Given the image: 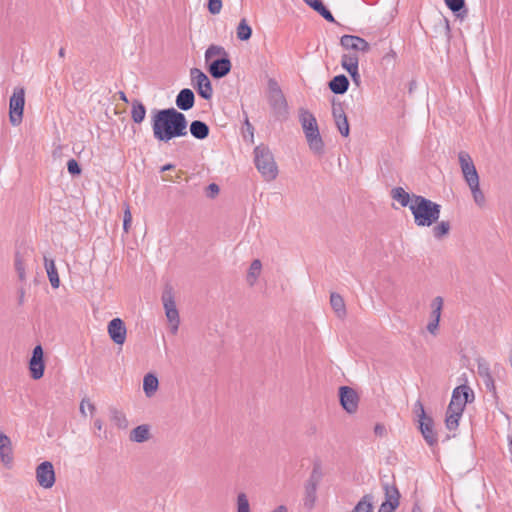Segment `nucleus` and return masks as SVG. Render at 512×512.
Masks as SVG:
<instances>
[{
	"label": "nucleus",
	"instance_id": "nucleus-1",
	"mask_svg": "<svg viewBox=\"0 0 512 512\" xmlns=\"http://www.w3.org/2000/svg\"><path fill=\"white\" fill-rule=\"evenodd\" d=\"M153 136L159 142L168 143L188 134L186 116L175 108L154 109L151 116Z\"/></svg>",
	"mask_w": 512,
	"mask_h": 512
},
{
	"label": "nucleus",
	"instance_id": "nucleus-49",
	"mask_svg": "<svg viewBox=\"0 0 512 512\" xmlns=\"http://www.w3.org/2000/svg\"><path fill=\"white\" fill-rule=\"evenodd\" d=\"M67 170L72 177L80 176L82 173L80 164L73 158L67 162Z\"/></svg>",
	"mask_w": 512,
	"mask_h": 512
},
{
	"label": "nucleus",
	"instance_id": "nucleus-24",
	"mask_svg": "<svg viewBox=\"0 0 512 512\" xmlns=\"http://www.w3.org/2000/svg\"><path fill=\"white\" fill-rule=\"evenodd\" d=\"M130 440L136 443H143L150 438L148 425H139L130 432Z\"/></svg>",
	"mask_w": 512,
	"mask_h": 512
},
{
	"label": "nucleus",
	"instance_id": "nucleus-57",
	"mask_svg": "<svg viewBox=\"0 0 512 512\" xmlns=\"http://www.w3.org/2000/svg\"><path fill=\"white\" fill-rule=\"evenodd\" d=\"M349 75L352 78V81L357 85L360 86L361 83V76L359 74V71H352V73H349Z\"/></svg>",
	"mask_w": 512,
	"mask_h": 512
},
{
	"label": "nucleus",
	"instance_id": "nucleus-58",
	"mask_svg": "<svg viewBox=\"0 0 512 512\" xmlns=\"http://www.w3.org/2000/svg\"><path fill=\"white\" fill-rule=\"evenodd\" d=\"M386 429L381 424H376L374 427V432L376 435L382 436L385 433Z\"/></svg>",
	"mask_w": 512,
	"mask_h": 512
},
{
	"label": "nucleus",
	"instance_id": "nucleus-5",
	"mask_svg": "<svg viewBox=\"0 0 512 512\" xmlns=\"http://www.w3.org/2000/svg\"><path fill=\"white\" fill-rule=\"evenodd\" d=\"M269 105L276 120L283 121L288 117V104L283 92L274 80L269 82Z\"/></svg>",
	"mask_w": 512,
	"mask_h": 512
},
{
	"label": "nucleus",
	"instance_id": "nucleus-48",
	"mask_svg": "<svg viewBox=\"0 0 512 512\" xmlns=\"http://www.w3.org/2000/svg\"><path fill=\"white\" fill-rule=\"evenodd\" d=\"M483 381V384L485 385V388L488 392L491 393L494 400L498 399L497 392H496V386L494 379L492 377V374L486 377L481 378Z\"/></svg>",
	"mask_w": 512,
	"mask_h": 512
},
{
	"label": "nucleus",
	"instance_id": "nucleus-51",
	"mask_svg": "<svg viewBox=\"0 0 512 512\" xmlns=\"http://www.w3.org/2000/svg\"><path fill=\"white\" fill-rule=\"evenodd\" d=\"M207 8L211 14H219L222 9V0H208Z\"/></svg>",
	"mask_w": 512,
	"mask_h": 512
},
{
	"label": "nucleus",
	"instance_id": "nucleus-17",
	"mask_svg": "<svg viewBox=\"0 0 512 512\" xmlns=\"http://www.w3.org/2000/svg\"><path fill=\"white\" fill-rule=\"evenodd\" d=\"M382 488L384 491L385 499L382 503L393 505L394 507L399 506L400 504V492L394 483L390 484L388 482L382 483Z\"/></svg>",
	"mask_w": 512,
	"mask_h": 512
},
{
	"label": "nucleus",
	"instance_id": "nucleus-23",
	"mask_svg": "<svg viewBox=\"0 0 512 512\" xmlns=\"http://www.w3.org/2000/svg\"><path fill=\"white\" fill-rule=\"evenodd\" d=\"M44 265H45V269H46L51 286L53 288H58L60 286V279H59V275H58L54 260L44 257Z\"/></svg>",
	"mask_w": 512,
	"mask_h": 512
},
{
	"label": "nucleus",
	"instance_id": "nucleus-26",
	"mask_svg": "<svg viewBox=\"0 0 512 512\" xmlns=\"http://www.w3.org/2000/svg\"><path fill=\"white\" fill-rule=\"evenodd\" d=\"M462 388H465V385H460V386L456 387L453 390L451 401H450V403H449V405L447 407V411L448 412H455V415L457 413L458 414H463L465 406H466V401L457 402L458 390L462 389Z\"/></svg>",
	"mask_w": 512,
	"mask_h": 512
},
{
	"label": "nucleus",
	"instance_id": "nucleus-41",
	"mask_svg": "<svg viewBox=\"0 0 512 512\" xmlns=\"http://www.w3.org/2000/svg\"><path fill=\"white\" fill-rule=\"evenodd\" d=\"M166 317L168 321L171 323L172 327V333L175 334L178 331L180 319H179V313L177 308H170L165 311Z\"/></svg>",
	"mask_w": 512,
	"mask_h": 512
},
{
	"label": "nucleus",
	"instance_id": "nucleus-8",
	"mask_svg": "<svg viewBox=\"0 0 512 512\" xmlns=\"http://www.w3.org/2000/svg\"><path fill=\"white\" fill-rule=\"evenodd\" d=\"M339 402L348 414H354L358 410L359 395L349 386H341L338 391Z\"/></svg>",
	"mask_w": 512,
	"mask_h": 512
},
{
	"label": "nucleus",
	"instance_id": "nucleus-32",
	"mask_svg": "<svg viewBox=\"0 0 512 512\" xmlns=\"http://www.w3.org/2000/svg\"><path fill=\"white\" fill-rule=\"evenodd\" d=\"M317 488H318L317 485H313V484H309V483L305 484V496H304L303 501H304V506L309 510H311L315 505V502L317 499Z\"/></svg>",
	"mask_w": 512,
	"mask_h": 512
},
{
	"label": "nucleus",
	"instance_id": "nucleus-22",
	"mask_svg": "<svg viewBox=\"0 0 512 512\" xmlns=\"http://www.w3.org/2000/svg\"><path fill=\"white\" fill-rule=\"evenodd\" d=\"M444 3L456 18L464 20L468 16L465 0H444Z\"/></svg>",
	"mask_w": 512,
	"mask_h": 512
},
{
	"label": "nucleus",
	"instance_id": "nucleus-27",
	"mask_svg": "<svg viewBox=\"0 0 512 512\" xmlns=\"http://www.w3.org/2000/svg\"><path fill=\"white\" fill-rule=\"evenodd\" d=\"M146 116V107L140 100H133L131 107V118L136 124L144 121Z\"/></svg>",
	"mask_w": 512,
	"mask_h": 512
},
{
	"label": "nucleus",
	"instance_id": "nucleus-40",
	"mask_svg": "<svg viewBox=\"0 0 512 512\" xmlns=\"http://www.w3.org/2000/svg\"><path fill=\"white\" fill-rule=\"evenodd\" d=\"M467 185L469 186V188L471 190L473 199L476 202V204H478L479 206L483 205L485 202V197H484L483 192L480 189L479 180L474 181V183H469Z\"/></svg>",
	"mask_w": 512,
	"mask_h": 512
},
{
	"label": "nucleus",
	"instance_id": "nucleus-42",
	"mask_svg": "<svg viewBox=\"0 0 512 512\" xmlns=\"http://www.w3.org/2000/svg\"><path fill=\"white\" fill-rule=\"evenodd\" d=\"M14 266H15V270L18 274L19 280L24 281L26 279L25 264H24L23 256L21 255V253L19 251H16V253H15Z\"/></svg>",
	"mask_w": 512,
	"mask_h": 512
},
{
	"label": "nucleus",
	"instance_id": "nucleus-21",
	"mask_svg": "<svg viewBox=\"0 0 512 512\" xmlns=\"http://www.w3.org/2000/svg\"><path fill=\"white\" fill-rule=\"evenodd\" d=\"M189 131L195 139L204 140L209 136L210 128L205 122L194 120L189 125Z\"/></svg>",
	"mask_w": 512,
	"mask_h": 512
},
{
	"label": "nucleus",
	"instance_id": "nucleus-4",
	"mask_svg": "<svg viewBox=\"0 0 512 512\" xmlns=\"http://www.w3.org/2000/svg\"><path fill=\"white\" fill-rule=\"evenodd\" d=\"M254 162L256 168L266 180H274L277 177L278 168L268 147L261 145L254 149Z\"/></svg>",
	"mask_w": 512,
	"mask_h": 512
},
{
	"label": "nucleus",
	"instance_id": "nucleus-31",
	"mask_svg": "<svg viewBox=\"0 0 512 512\" xmlns=\"http://www.w3.org/2000/svg\"><path fill=\"white\" fill-rule=\"evenodd\" d=\"M374 496L372 494H365L355 505L351 512H373Z\"/></svg>",
	"mask_w": 512,
	"mask_h": 512
},
{
	"label": "nucleus",
	"instance_id": "nucleus-2",
	"mask_svg": "<svg viewBox=\"0 0 512 512\" xmlns=\"http://www.w3.org/2000/svg\"><path fill=\"white\" fill-rule=\"evenodd\" d=\"M409 209L418 227H430L437 223L441 212V206L438 203L416 194H412Z\"/></svg>",
	"mask_w": 512,
	"mask_h": 512
},
{
	"label": "nucleus",
	"instance_id": "nucleus-63",
	"mask_svg": "<svg viewBox=\"0 0 512 512\" xmlns=\"http://www.w3.org/2000/svg\"><path fill=\"white\" fill-rule=\"evenodd\" d=\"M24 295H25L24 290H23V289H21V290L19 291V298H18V303H19V305H22V304H23V302H24Z\"/></svg>",
	"mask_w": 512,
	"mask_h": 512
},
{
	"label": "nucleus",
	"instance_id": "nucleus-34",
	"mask_svg": "<svg viewBox=\"0 0 512 512\" xmlns=\"http://www.w3.org/2000/svg\"><path fill=\"white\" fill-rule=\"evenodd\" d=\"M110 415L111 421L114 422L119 429H126L128 427V420L122 411L112 407L110 408Z\"/></svg>",
	"mask_w": 512,
	"mask_h": 512
},
{
	"label": "nucleus",
	"instance_id": "nucleus-47",
	"mask_svg": "<svg viewBox=\"0 0 512 512\" xmlns=\"http://www.w3.org/2000/svg\"><path fill=\"white\" fill-rule=\"evenodd\" d=\"M334 121H335V124L337 126L339 133L343 137H347L350 133V127H349L347 116L342 117L340 119H335Z\"/></svg>",
	"mask_w": 512,
	"mask_h": 512
},
{
	"label": "nucleus",
	"instance_id": "nucleus-62",
	"mask_svg": "<svg viewBox=\"0 0 512 512\" xmlns=\"http://www.w3.org/2000/svg\"><path fill=\"white\" fill-rule=\"evenodd\" d=\"M443 21H444V23H445L446 35H447V37L449 38V37H450V31H451V30H450V24H449V21H448L446 18H444V20H443Z\"/></svg>",
	"mask_w": 512,
	"mask_h": 512
},
{
	"label": "nucleus",
	"instance_id": "nucleus-36",
	"mask_svg": "<svg viewBox=\"0 0 512 512\" xmlns=\"http://www.w3.org/2000/svg\"><path fill=\"white\" fill-rule=\"evenodd\" d=\"M450 229H451V226L448 221H441V222L437 221V224L432 229L433 236L436 239L440 240L449 234Z\"/></svg>",
	"mask_w": 512,
	"mask_h": 512
},
{
	"label": "nucleus",
	"instance_id": "nucleus-39",
	"mask_svg": "<svg viewBox=\"0 0 512 512\" xmlns=\"http://www.w3.org/2000/svg\"><path fill=\"white\" fill-rule=\"evenodd\" d=\"M228 54L227 51L224 49V47L219 45H210L207 50L205 51V61L206 63L212 61V58L215 56L222 57L224 55Z\"/></svg>",
	"mask_w": 512,
	"mask_h": 512
},
{
	"label": "nucleus",
	"instance_id": "nucleus-61",
	"mask_svg": "<svg viewBox=\"0 0 512 512\" xmlns=\"http://www.w3.org/2000/svg\"><path fill=\"white\" fill-rule=\"evenodd\" d=\"M124 220H130L132 221V215H131V212H130V207L129 205H126V209L124 211Z\"/></svg>",
	"mask_w": 512,
	"mask_h": 512
},
{
	"label": "nucleus",
	"instance_id": "nucleus-19",
	"mask_svg": "<svg viewBox=\"0 0 512 512\" xmlns=\"http://www.w3.org/2000/svg\"><path fill=\"white\" fill-rule=\"evenodd\" d=\"M329 89L334 94H344L349 88V80L344 74L333 77L328 83Z\"/></svg>",
	"mask_w": 512,
	"mask_h": 512
},
{
	"label": "nucleus",
	"instance_id": "nucleus-14",
	"mask_svg": "<svg viewBox=\"0 0 512 512\" xmlns=\"http://www.w3.org/2000/svg\"><path fill=\"white\" fill-rule=\"evenodd\" d=\"M340 45L346 50L350 49L363 53L370 51V44L365 39L355 35H343L340 39Z\"/></svg>",
	"mask_w": 512,
	"mask_h": 512
},
{
	"label": "nucleus",
	"instance_id": "nucleus-44",
	"mask_svg": "<svg viewBox=\"0 0 512 512\" xmlns=\"http://www.w3.org/2000/svg\"><path fill=\"white\" fill-rule=\"evenodd\" d=\"M162 302L165 308V311L170 308H176L173 290L171 287H166L162 294Z\"/></svg>",
	"mask_w": 512,
	"mask_h": 512
},
{
	"label": "nucleus",
	"instance_id": "nucleus-33",
	"mask_svg": "<svg viewBox=\"0 0 512 512\" xmlns=\"http://www.w3.org/2000/svg\"><path fill=\"white\" fill-rule=\"evenodd\" d=\"M262 269V263L259 259H255L250 264L248 274H247V282L250 286H253L260 275Z\"/></svg>",
	"mask_w": 512,
	"mask_h": 512
},
{
	"label": "nucleus",
	"instance_id": "nucleus-43",
	"mask_svg": "<svg viewBox=\"0 0 512 512\" xmlns=\"http://www.w3.org/2000/svg\"><path fill=\"white\" fill-rule=\"evenodd\" d=\"M462 417V414H456L455 412L446 411L445 425L446 428L450 431L457 429L459 426V420Z\"/></svg>",
	"mask_w": 512,
	"mask_h": 512
},
{
	"label": "nucleus",
	"instance_id": "nucleus-46",
	"mask_svg": "<svg viewBox=\"0 0 512 512\" xmlns=\"http://www.w3.org/2000/svg\"><path fill=\"white\" fill-rule=\"evenodd\" d=\"M237 512H251L248 498L243 492L237 496Z\"/></svg>",
	"mask_w": 512,
	"mask_h": 512
},
{
	"label": "nucleus",
	"instance_id": "nucleus-59",
	"mask_svg": "<svg viewBox=\"0 0 512 512\" xmlns=\"http://www.w3.org/2000/svg\"><path fill=\"white\" fill-rule=\"evenodd\" d=\"M85 404L88 405V399H86V398L82 399V401L80 403V407H79L80 413L83 416H86V413H85L86 406H85Z\"/></svg>",
	"mask_w": 512,
	"mask_h": 512
},
{
	"label": "nucleus",
	"instance_id": "nucleus-55",
	"mask_svg": "<svg viewBox=\"0 0 512 512\" xmlns=\"http://www.w3.org/2000/svg\"><path fill=\"white\" fill-rule=\"evenodd\" d=\"M396 509L397 507H394L393 505L382 503L379 507L378 512H395Z\"/></svg>",
	"mask_w": 512,
	"mask_h": 512
},
{
	"label": "nucleus",
	"instance_id": "nucleus-30",
	"mask_svg": "<svg viewBox=\"0 0 512 512\" xmlns=\"http://www.w3.org/2000/svg\"><path fill=\"white\" fill-rule=\"evenodd\" d=\"M359 58L356 53L343 54L341 57V66L348 72L358 70Z\"/></svg>",
	"mask_w": 512,
	"mask_h": 512
},
{
	"label": "nucleus",
	"instance_id": "nucleus-13",
	"mask_svg": "<svg viewBox=\"0 0 512 512\" xmlns=\"http://www.w3.org/2000/svg\"><path fill=\"white\" fill-rule=\"evenodd\" d=\"M107 332L111 340L117 344L122 345L126 340L127 329L124 321L121 318H114L109 321Z\"/></svg>",
	"mask_w": 512,
	"mask_h": 512
},
{
	"label": "nucleus",
	"instance_id": "nucleus-54",
	"mask_svg": "<svg viewBox=\"0 0 512 512\" xmlns=\"http://www.w3.org/2000/svg\"><path fill=\"white\" fill-rule=\"evenodd\" d=\"M438 327H439V322H437L436 320H431L429 321L428 325H427V330L432 334V335H436L437 333V330H438Z\"/></svg>",
	"mask_w": 512,
	"mask_h": 512
},
{
	"label": "nucleus",
	"instance_id": "nucleus-50",
	"mask_svg": "<svg viewBox=\"0 0 512 512\" xmlns=\"http://www.w3.org/2000/svg\"><path fill=\"white\" fill-rule=\"evenodd\" d=\"M477 372L481 378L491 375L489 363L485 359H478Z\"/></svg>",
	"mask_w": 512,
	"mask_h": 512
},
{
	"label": "nucleus",
	"instance_id": "nucleus-60",
	"mask_svg": "<svg viewBox=\"0 0 512 512\" xmlns=\"http://www.w3.org/2000/svg\"><path fill=\"white\" fill-rule=\"evenodd\" d=\"M174 168H175V165H174V164L168 163V164L163 165V166L160 168V172L170 171V170H173Z\"/></svg>",
	"mask_w": 512,
	"mask_h": 512
},
{
	"label": "nucleus",
	"instance_id": "nucleus-10",
	"mask_svg": "<svg viewBox=\"0 0 512 512\" xmlns=\"http://www.w3.org/2000/svg\"><path fill=\"white\" fill-rule=\"evenodd\" d=\"M29 371L31 378L34 380H39L44 375V351L41 345H36L32 351V356L29 360Z\"/></svg>",
	"mask_w": 512,
	"mask_h": 512
},
{
	"label": "nucleus",
	"instance_id": "nucleus-12",
	"mask_svg": "<svg viewBox=\"0 0 512 512\" xmlns=\"http://www.w3.org/2000/svg\"><path fill=\"white\" fill-rule=\"evenodd\" d=\"M208 64V72L215 79H221L228 75L231 71V60L229 54H226L220 58L214 59Z\"/></svg>",
	"mask_w": 512,
	"mask_h": 512
},
{
	"label": "nucleus",
	"instance_id": "nucleus-64",
	"mask_svg": "<svg viewBox=\"0 0 512 512\" xmlns=\"http://www.w3.org/2000/svg\"><path fill=\"white\" fill-rule=\"evenodd\" d=\"M272 512H288L287 507L284 505H279L275 510Z\"/></svg>",
	"mask_w": 512,
	"mask_h": 512
},
{
	"label": "nucleus",
	"instance_id": "nucleus-29",
	"mask_svg": "<svg viewBox=\"0 0 512 512\" xmlns=\"http://www.w3.org/2000/svg\"><path fill=\"white\" fill-rule=\"evenodd\" d=\"M330 304L334 312L339 318H343L346 315V307L343 297L338 293H331Z\"/></svg>",
	"mask_w": 512,
	"mask_h": 512
},
{
	"label": "nucleus",
	"instance_id": "nucleus-38",
	"mask_svg": "<svg viewBox=\"0 0 512 512\" xmlns=\"http://www.w3.org/2000/svg\"><path fill=\"white\" fill-rule=\"evenodd\" d=\"M431 314L430 319L440 322L441 312L443 308V298L440 296L435 297L431 302Z\"/></svg>",
	"mask_w": 512,
	"mask_h": 512
},
{
	"label": "nucleus",
	"instance_id": "nucleus-16",
	"mask_svg": "<svg viewBox=\"0 0 512 512\" xmlns=\"http://www.w3.org/2000/svg\"><path fill=\"white\" fill-rule=\"evenodd\" d=\"M175 103L176 106L182 111L190 110L195 104L194 92L189 88L180 90L176 96Z\"/></svg>",
	"mask_w": 512,
	"mask_h": 512
},
{
	"label": "nucleus",
	"instance_id": "nucleus-37",
	"mask_svg": "<svg viewBox=\"0 0 512 512\" xmlns=\"http://www.w3.org/2000/svg\"><path fill=\"white\" fill-rule=\"evenodd\" d=\"M323 477L322 466L320 462H315L311 474L306 483L319 486Z\"/></svg>",
	"mask_w": 512,
	"mask_h": 512
},
{
	"label": "nucleus",
	"instance_id": "nucleus-28",
	"mask_svg": "<svg viewBox=\"0 0 512 512\" xmlns=\"http://www.w3.org/2000/svg\"><path fill=\"white\" fill-rule=\"evenodd\" d=\"M159 386L158 378L152 374L148 373L144 376L143 379V390L147 397H151L157 391Z\"/></svg>",
	"mask_w": 512,
	"mask_h": 512
},
{
	"label": "nucleus",
	"instance_id": "nucleus-11",
	"mask_svg": "<svg viewBox=\"0 0 512 512\" xmlns=\"http://www.w3.org/2000/svg\"><path fill=\"white\" fill-rule=\"evenodd\" d=\"M458 160L463 177L467 184L474 183V181L479 180L478 172L468 152L460 151L458 154Z\"/></svg>",
	"mask_w": 512,
	"mask_h": 512
},
{
	"label": "nucleus",
	"instance_id": "nucleus-35",
	"mask_svg": "<svg viewBox=\"0 0 512 512\" xmlns=\"http://www.w3.org/2000/svg\"><path fill=\"white\" fill-rule=\"evenodd\" d=\"M237 38L241 41H247L252 36V28L247 23L246 19H242L236 29Z\"/></svg>",
	"mask_w": 512,
	"mask_h": 512
},
{
	"label": "nucleus",
	"instance_id": "nucleus-20",
	"mask_svg": "<svg viewBox=\"0 0 512 512\" xmlns=\"http://www.w3.org/2000/svg\"><path fill=\"white\" fill-rule=\"evenodd\" d=\"M306 5L320 14L326 21L336 23V20L330 10L324 5L322 0H303Z\"/></svg>",
	"mask_w": 512,
	"mask_h": 512
},
{
	"label": "nucleus",
	"instance_id": "nucleus-6",
	"mask_svg": "<svg viewBox=\"0 0 512 512\" xmlns=\"http://www.w3.org/2000/svg\"><path fill=\"white\" fill-rule=\"evenodd\" d=\"M25 106V89L15 87L9 99V121L12 126H19L22 123Z\"/></svg>",
	"mask_w": 512,
	"mask_h": 512
},
{
	"label": "nucleus",
	"instance_id": "nucleus-15",
	"mask_svg": "<svg viewBox=\"0 0 512 512\" xmlns=\"http://www.w3.org/2000/svg\"><path fill=\"white\" fill-rule=\"evenodd\" d=\"M419 430L430 447H434L438 444L437 433L434 430V421L432 417H427L422 420H418Z\"/></svg>",
	"mask_w": 512,
	"mask_h": 512
},
{
	"label": "nucleus",
	"instance_id": "nucleus-45",
	"mask_svg": "<svg viewBox=\"0 0 512 512\" xmlns=\"http://www.w3.org/2000/svg\"><path fill=\"white\" fill-rule=\"evenodd\" d=\"M473 399H474V393L469 386L465 385V388L458 390L457 402L466 401V404H467V403L472 402Z\"/></svg>",
	"mask_w": 512,
	"mask_h": 512
},
{
	"label": "nucleus",
	"instance_id": "nucleus-52",
	"mask_svg": "<svg viewBox=\"0 0 512 512\" xmlns=\"http://www.w3.org/2000/svg\"><path fill=\"white\" fill-rule=\"evenodd\" d=\"M332 114H333V118L334 120L335 119H340L342 117H346V114H345V111L343 109V106L341 103H333L332 105Z\"/></svg>",
	"mask_w": 512,
	"mask_h": 512
},
{
	"label": "nucleus",
	"instance_id": "nucleus-18",
	"mask_svg": "<svg viewBox=\"0 0 512 512\" xmlns=\"http://www.w3.org/2000/svg\"><path fill=\"white\" fill-rule=\"evenodd\" d=\"M0 458L5 465L10 464L13 460L11 440L4 433H0Z\"/></svg>",
	"mask_w": 512,
	"mask_h": 512
},
{
	"label": "nucleus",
	"instance_id": "nucleus-3",
	"mask_svg": "<svg viewBox=\"0 0 512 512\" xmlns=\"http://www.w3.org/2000/svg\"><path fill=\"white\" fill-rule=\"evenodd\" d=\"M300 122L309 149L316 155H322L324 153L325 145L320 135L316 118L308 110H301Z\"/></svg>",
	"mask_w": 512,
	"mask_h": 512
},
{
	"label": "nucleus",
	"instance_id": "nucleus-7",
	"mask_svg": "<svg viewBox=\"0 0 512 512\" xmlns=\"http://www.w3.org/2000/svg\"><path fill=\"white\" fill-rule=\"evenodd\" d=\"M190 76L197 93L203 99L210 100L213 95V89L208 76L198 68H192Z\"/></svg>",
	"mask_w": 512,
	"mask_h": 512
},
{
	"label": "nucleus",
	"instance_id": "nucleus-9",
	"mask_svg": "<svg viewBox=\"0 0 512 512\" xmlns=\"http://www.w3.org/2000/svg\"><path fill=\"white\" fill-rule=\"evenodd\" d=\"M36 480L44 489L53 487L56 481L54 466L50 461L41 462L36 467Z\"/></svg>",
	"mask_w": 512,
	"mask_h": 512
},
{
	"label": "nucleus",
	"instance_id": "nucleus-25",
	"mask_svg": "<svg viewBox=\"0 0 512 512\" xmlns=\"http://www.w3.org/2000/svg\"><path fill=\"white\" fill-rule=\"evenodd\" d=\"M391 198L400 203L402 207H409L412 202V195L402 187H395L390 192Z\"/></svg>",
	"mask_w": 512,
	"mask_h": 512
},
{
	"label": "nucleus",
	"instance_id": "nucleus-53",
	"mask_svg": "<svg viewBox=\"0 0 512 512\" xmlns=\"http://www.w3.org/2000/svg\"><path fill=\"white\" fill-rule=\"evenodd\" d=\"M414 412H415L416 416L418 417V420H422V419L429 417L428 415H426L424 405L422 404V402L420 400L416 401L415 406H414Z\"/></svg>",
	"mask_w": 512,
	"mask_h": 512
},
{
	"label": "nucleus",
	"instance_id": "nucleus-56",
	"mask_svg": "<svg viewBox=\"0 0 512 512\" xmlns=\"http://www.w3.org/2000/svg\"><path fill=\"white\" fill-rule=\"evenodd\" d=\"M208 191L210 192V197H214L219 193V186L215 183H211L208 185Z\"/></svg>",
	"mask_w": 512,
	"mask_h": 512
}]
</instances>
